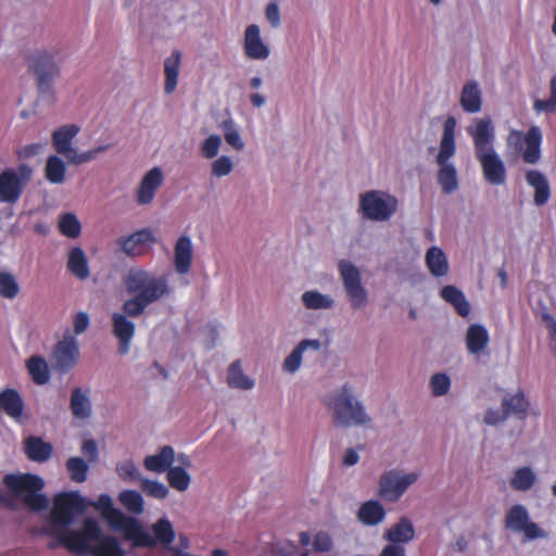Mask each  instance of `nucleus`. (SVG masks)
Wrapping results in <instances>:
<instances>
[{
    "instance_id": "f257e3e1",
    "label": "nucleus",
    "mask_w": 556,
    "mask_h": 556,
    "mask_svg": "<svg viewBox=\"0 0 556 556\" xmlns=\"http://www.w3.org/2000/svg\"><path fill=\"white\" fill-rule=\"evenodd\" d=\"M86 510L85 498L77 492L59 493L53 498V506L47 515L42 532L56 539L58 544L77 554L94 556H124L119 542L103 535L98 521L87 518L81 530H71L75 518Z\"/></svg>"
},
{
    "instance_id": "f03ea898",
    "label": "nucleus",
    "mask_w": 556,
    "mask_h": 556,
    "mask_svg": "<svg viewBox=\"0 0 556 556\" xmlns=\"http://www.w3.org/2000/svg\"><path fill=\"white\" fill-rule=\"evenodd\" d=\"M126 292L131 295L123 303V312L112 314V332L118 341V352L127 354L135 336L130 318L141 316L146 309L170 296L173 288L165 274H156L142 267H131L123 278Z\"/></svg>"
},
{
    "instance_id": "7ed1b4c3",
    "label": "nucleus",
    "mask_w": 556,
    "mask_h": 556,
    "mask_svg": "<svg viewBox=\"0 0 556 556\" xmlns=\"http://www.w3.org/2000/svg\"><path fill=\"white\" fill-rule=\"evenodd\" d=\"M466 132L471 138L475 157L480 164L484 180L492 186L504 185L507 180V168L495 148L496 131L492 118H472Z\"/></svg>"
},
{
    "instance_id": "20e7f679",
    "label": "nucleus",
    "mask_w": 556,
    "mask_h": 556,
    "mask_svg": "<svg viewBox=\"0 0 556 556\" xmlns=\"http://www.w3.org/2000/svg\"><path fill=\"white\" fill-rule=\"evenodd\" d=\"M323 402L331 413L333 425L337 427H370L372 424L365 404L356 397L354 387L350 382H344L329 392Z\"/></svg>"
},
{
    "instance_id": "39448f33",
    "label": "nucleus",
    "mask_w": 556,
    "mask_h": 556,
    "mask_svg": "<svg viewBox=\"0 0 556 556\" xmlns=\"http://www.w3.org/2000/svg\"><path fill=\"white\" fill-rule=\"evenodd\" d=\"M456 128L457 119L454 116H448L443 123L438 152L435 154V163L439 166L438 182L443 192L447 194L458 188L457 169L452 162L457 149Z\"/></svg>"
},
{
    "instance_id": "423d86ee",
    "label": "nucleus",
    "mask_w": 556,
    "mask_h": 556,
    "mask_svg": "<svg viewBox=\"0 0 556 556\" xmlns=\"http://www.w3.org/2000/svg\"><path fill=\"white\" fill-rule=\"evenodd\" d=\"M92 505L101 513L110 528L122 532L127 541L134 544L151 543L150 533L143 529L137 519L127 517L116 509L108 494H101Z\"/></svg>"
},
{
    "instance_id": "0eeeda50",
    "label": "nucleus",
    "mask_w": 556,
    "mask_h": 556,
    "mask_svg": "<svg viewBox=\"0 0 556 556\" xmlns=\"http://www.w3.org/2000/svg\"><path fill=\"white\" fill-rule=\"evenodd\" d=\"M3 482L8 490L34 511L46 510L49 500L41 493L45 486L42 478L31 473L7 475Z\"/></svg>"
},
{
    "instance_id": "6e6552de",
    "label": "nucleus",
    "mask_w": 556,
    "mask_h": 556,
    "mask_svg": "<svg viewBox=\"0 0 556 556\" xmlns=\"http://www.w3.org/2000/svg\"><path fill=\"white\" fill-rule=\"evenodd\" d=\"M399 210V199L382 189H370L358 194L357 213L369 222L384 223L390 220Z\"/></svg>"
},
{
    "instance_id": "1a4fd4ad",
    "label": "nucleus",
    "mask_w": 556,
    "mask_h": 556,
    "mask_svg": "<svg viewBox=\"0 0 556 556\" xmlns=\"http://www.w3.org/2000/svg\"><path fill=\"white\" fill-rule=\"evenodd\" d=\"M338 271L351 308L354 311L365 308L369 301V293L363 282L359 268L350 260L342 258L338 262Z\"/></svg>"
},
{
    "instance_id": "9d476101",
    "label": "nucleus",
    "mask_w": 556,
    "mask_h": 556,
    "mask_svg": "<svg viewBox=\"0 0 556 556\" xmlns=\"http://www.w3.org/2000/svg\"><path fill=\"white\" fill-rule=\"evenodd\" d=\"M542 141V130L536 125H532L526 134L510 129L506 139L507 148L516 154H521L522 160L528 164L540 161Z\"/></svg>"
},
{
    "instance_id": "9b49d317",
    "label": "nucleus",
    "mask_w": 556,
    "mask_h": 556,
    "mask_svg": "<svg viewBox=\"0 0 556 556\" xmlns=\"http://www.w3.org/2000/svg\"><path fill=\"white\" fill-rule=\"evenodd\" d=\"M419 477L418 471L386 470L378 481V494L387 502L395 503L418 481Z\"/></svg>"
},
{
    "instance_id": "f8f14e48",
    "label": "nucleus",
    "mask_w": 556,
    "mask_h": 556,
    "mask_svg": "<svg viewBox=\"0 0 556 556\" xmlns=\"http://www.w3.org/2000/svg\"><path fill=\"white\" fill-rule=\"evenodd\" d=\"M28 61L37 76L39 90L48 91L52 79L60 73L54 53L49 50H38L30 54Z\"/></svg>"
},
{
    "instance_id": "ddd939ff",
    "label": "nucleus",
    "mask_w": 556,
    "mask_h": 556,
    "mask_svg": "<svg viewBox=\"0 0 556 556\" xmlns=\"http://www.w3.org/2000/svg\"><path fill=\"white\" fill-rule=\"evenodd\" d=\"M31 169L27 165H21L18 172L5 169L0 174V202L15 203L22 192L23 182L28 180Z\"/></svg>"
},
{
    "instance_id": "4468645a",
    "label": "nucleus",
    "mask_w": 556,
    "mask_h": 556,
    "mask_svg": "<svg viewBox=\"0 0 556 556\" xmlns=\"http://www.w3.org/2000/svg\"><path fill=\"white\" fill-rule=\"evenodd\" d=\"M79 358V346L76 338L68 331L58 342L52 353L54 368L65 374L73 369Z\"/></svg>"
},
{
    "instance_id": "2eb2a0df",
    "label": "nucleus",
    "mask_w": 556,
    "mask_h": 556,
    "mask_svg": "<svg viewBox=\"0 0 556 556\" xmlns=\"http://www.w3.org/2000/svg\"><path fill=\"white\" fill-rule=\"evenodd\" d=\"M164 182L163 169L154 166L149 169L139 181L135 190V200L138 205H149L153 202L156 191Z\"/></svg>"
},
{
    "instance_id": "dca6fc26",
    "label": "nucleus",
    "mask_w": 556,
    "mask_h": 556,
    "mask_svg": "<svg viewBox=\"0 0 556 556\" xmlns=\"http://www.w3.org/2000/svg\"><path fill=\"white\" fill-rule=\"evenodd\" d=\"M243 50L251 60L264 61L269 58V46L263 41L256 24L249 25L244 30Z\"/></svg>"
},
{
    "instance_id": "f3484780",
    "label": "nucleus",
    "mask_w": 556,
    "mask_h": 556,
    "mask_svg": "<svg viewBox=\"0 0 556 556\" xmlns=\"http://www.w3.org/2000/svg\"><path fill=\"white\" fill-rule=\"evenodd\" d=\"M321 345L323 343L319 339H304L300 341L285 358L282 363V370L289 375H294L301 368L304 355L307 353L319 352Z\"/></svg>"
},
{
    "instance_id": "a211bd4d",
    "label": "nucleus",
    "mask_w": 556,
    "mask_h": 556,
    "mask_svg": "<svg viewBox=\"0 0 556 556\" xmlns=\"http://www.w3.org/2000/svg\"><path fill=\"white\" fill-rule=\"evenodd\" d=\"M459 104L468 114H477L482 110L483 96L477 80L469 79L464 84L459 93Z\"/></svg>"
},
{
    "instance_id": "6ab92c4d",
    "label": "nucleus",
    "mask_w": 556,
    "mask_h": 556,
    "mask_svg": "<svg viewBox=\"0 0 556 556\" xmlns=\"http://www.w3.org/2000/svg\"><path fill=\"white\" fill-rule=\"evenodd\" d=\"M193 258V244L191 238L182 235L174 247V267L179 275L189 273Z\"/></svg>"
},
{
    "instance_id": "aec40b11",
    "label": "nucleus",
    "mask_w": 556,
    "mask_h": 556,
    "mask_svg": "<svg viewBox=\"0 0 556 556\" xmlns=\"http://www.w3.org/2000/svg\"><path fill=\"white\" fill-rule=\"evenodd\" d=\"M155 242V237L149 228H143L118 240L122 251L128 256L142 254V247Z\"/></svg>"
},
{
    "instance_id": "412c9836",
    "label": "nucleus",
    "mask_w": 556,
    "mask_h": 556,
    "mask_svg": "<svg viewBox=\"0 0 556 556\" xmlns=\"http://www.w3.org/2000/svg\"><path fill=\"white\" fill-rule=\"evenodd\" d=\"M80 128L75 124L64 125L52 134V143L55 151L63 155L66 160L72 155V153L76 150L72 142L73 139L77 136Z\"/></svg>"
},
{
    "instance_id": "4be33fe9",
    "label": "nucleus",
    "mask_w": 556,
    "mask_h": 556,
    "mask_svg": "<svg viewBox=\"0 0 556 556\" xmlns=\"http://www.w3.org/2000/svg\"><path fill=\"white\" fill-rule=\"evenodd\" d=\"M175 460V451L172 446L161 447L159 453L148 455L143 459V466L148 471L163 473L168 471Z\"/></svg>"
},
{
    "instance_id": "5701e85b",
    "label": "nucleus",
    "mask_w": 556,
    "mask_h": 556,
    "mask_svg": "<svg viewBox=\"0 0 556 556\" xmlns=\"http://www.w3.org/2000/svg\"><path fill=\"white\" fill-rule=\"evenodd\" d=\"M465 341L470 354L480 355L489 344V332L486 328L480 324L470 325L467 329Z\"/></svg>"
},
{
    "instance_id": "b1692460",
    "label": "nucleus",
    "mask_w": 556,
    "mask_h": 556,
    "mask_svg": "<svg viewBox=\"0 0 556 556\" xmlns=\"http://www.w3.org/2000/svg\"><path fill=\"white\" fill-rule=\"evenodd\" d=\"M526 180L534 189V203L539 206L547 203L551 197V189L545 175L536 169H530L526 173Z\"/></svg>"
},
{
    "instance_id": "393cba45",
    "label": "nucleus",
    "mask_w": 556,
    "mask_h": 556,
    "mask_svg": "<svg viewBox=\"0 0 556 556\" xmlns=\"http://www.w3.org/2000/svg\"><path fill=\"white\" fill-rule=\"evenodd\" d=\"M425 262L428 270L432 276L444 277L448 274V260L441 248L437 245L429 248L425 255Z\"/></svg>"
},
{
    "instance_id": "a878e982",
    "label": "nucleus",
    "mask_w": 556,
    "mask_h": 556,
    "mask_svg": "<svg viewBox=\"0 0 556 556\" xmlns=\"http://www.w3.org/2000/svg\"><path fill=\"white\" fill-rule=\"evenodd\" d=\"M414 535L415 529L413 522L407 517H402L384 533V539L393 545H399L410 542Z\"/></svg>"
},
{
    "instance_id": "bb28decb",
    "label": "nucleus",
    "mask_w": 556,
    "mask_h": 556,
    "mask_svg": "<svg viewBox=\"0 0 556 556\" xmlns=\"http://www.w3.org/2000/svg\"><path fill=\"white\" fill-rule=\"evenodd\" d=\"M152 532L153 535L150 534L151 543L150 544H132V546H143V547H151L154 546L156 543L163 544V545H169L173 543L175 539V530L172 525V522L166 518L163 517L159 519L155 523L152 525Z\"/></svg>"
},
{
    "instance_id": "cd10ccee",
    "label": "nucleus",
    "mask_w": 556,
    "mask_h": 556,
    "mask_svg": "<svg viewBox=\"0 0 556 556\" xmlns=\"http://www.w3.org/2000/svg\"><path fill=\"white\" fill-rule=\"evenodd\" d=\"M386 509L383 505L376 500H370L363 503L358 509V520L365 526H377L386 518Z\"/></svg>"
},
{
    "instance_id": "c85d7f7f",
    "label": "nucleus",
    "mask_w": 556,
    "mask_h": 556,
    "mask_svg": "<svg viewBox=\"0 0 556 556\" xmlns=\"http://www.w3.org/2000/svg\"><path fill=\"white\" fill-rule=\"evenodd\" d=\"M301 302L309 311H329L336 305L332 295L321 293L316 289L304 291L301 295Z\"/></svg>"
},
{
    "instance_id": "c756f323",
    "label": "nucleus",
    "mask_w": 556,
    "mask_h": 556,
    "mask_svg": "<svg viewBox=\"0 0 556 556\" xmlns=\"http://www.w3.org/2000/svg\"><path fill=\"white\" fill-rule=\"evenodd\" d=\"M72 414L77 419H88L92 413V405L89 397V391L75 388L71 395Z\"/></svg>"
},
{
    "instance_id": "7c9ffc66",
    "label": "nucleus",
    "mask_w": 556,
    "mask_h": 556,
    "mask_svg": "<svg viewBox=\"0 0 556 556\" xmlns=\"http://www.w3.org/2000/svg\"><path fill=\"white\" fill-rule=\"evenodd\" d=\"M67 268L75 277L80 280H86L89 277L90 270L88 258L81 248L75 247L70 250Z\"/></svg>"
},
{
    "instance_id": "2f4dec72",
    "label": "nucleus",
    "mask_w": 556,
    "mask_h": 556,
    "mask_svg": "<svg viewBox=\"0 0 556 556\" xmlns=\"http://www.w3.org/2000/svg\"><path fill=\"white\" fill-rule=\"evenodd\" d=\"M441 298L451 304L462 317H467L470 313V304L463 291L455 286H445L440 291Z\"/></svg>"
},
{
    "instance_id": "473e14b6",
    "label": "nucleus",
    "mask_w": 556,
    "mask_h": 556,
    "mask_svg": "<svg viewBox=\"0 0 556 556\" xmlns=\"http://www.w3.org/2000/svg\"><path fill=\"white\" fill-rule=\"evenodd\" d=\"M180 63L181 53L179 51H174L164 62V91L167 94L173 93L177 87Z\"/></svg>"
},
{
    "instance_id": "72a5a7b5",
    "label": "nucleus",
    "mask_w": 556,
    "mask_h": 556,
    "mask_svg": "<svg viewBox=\"0 0 556 556\" xmlns=\"http://www.w3.org/2000/svg\"><path fill=\"white\" fill-rule=\"evenodd\" d=\"M0 406L8 416L17 420L22 416L24 403L17 391L7 389L0 393Z\"/></svg>"
},
{
    "instance_id": "f704fd0d",
    "label": "nucleus",
    "mask_w": 556,
    "mask_h": 556,
    "mask_svg": "<svg viewBox=\"0 0 556 556\" xmlns=\"http://www.w3.org/2000/svg\"><path fill=\"white\" fill-rule=\"evenodd\" d=\"M538 480L536 473L529 466L517 468L509 479V485L518 492H527L533 488Z\"/></svg>"
},
{
    "instance_id": "c9c22d12",
    "label": "nucleus",
    "mask_w": 556,
    "mask_h": 556,
    "mask_svg": "<svg viewBox=\"0 0 556 556\" xmlns=\"http://www.w3.org/2000/svg\"><path fill=\"white\" fill-rule=\"evenodd\" d=\"M53 447L50 443L42 441L40 438L29 437L25 441V452L27 456L38 463L46 462L50 458Z\"/></svg>"
},
{
    "instance_id": "e433bc0d",
    "label": "nucleus",
    "mask_w": 556,
    "mask_h": 556,
    "mask_svg": "<svg viewBox=\"0 0 556 556\" xmlns=\"http://www.w3.org/2000/svg\"><path fill=\"white\" fill-rule=\"evenodd\" d=\"M502 407L509 415H516L520 419H525L529 407V402L522 391L514 394H506L502 401Z\"/></svg>"
},
{
    "instance_id": "4c0bfd02",
    "label": "nucleus",
    "mask_w": 556,
    "mask_h": 556,
    "mask_svg": "<svg viewBox=\"0 0 556 556\" xmlns=\"http://www.w3.org/2000/svg\"><path fill=\"white\" fill-rule=\"evenodd\" d=\"M225 141L236 151H242L244 149V141L240 132V126L235 122L232 117L223 119L219 125Z\"/></svg>"
},
{
    "instance_id": "58836bf2",
    "label": "nucleus",
    "mask_w": 556,
    "mask_h": 556,
    "mask_svg": "<svg viewBox=\"0 0 556 556\" xmlns=\"http://www.w3.org/2000/svg\"><path fill=\"white\" fill-rule=\"evenodd\" d=\"M46 179L52 185H61L66 179V164L58 155H50L45 166Z\"/></svg>"
},
{
    "instance_id": "ea45409f",
    "label": "nucleus",
    "mask_w": 556,
    "mask_h": 556,
    "mask_svg": "<svg viewBox=\"0 0 556 556\" xmlns=\"http://www.w3.org/2000/svg\"><path fill=\"white\" fill-rule=\"evenodd\" d=\"M529 522L528 509L520 504L511 506L505 517V525L514 532L520 533Z\"/></svg>"
},
{
    "instance_id": "a19ab883",
    "label": "nucleus",
    "mask_w": 556,
    "mask_h": 556,
    "mask_svg": "<svg viewBox=\"0 0 556 556\" xmlns=\"http://www.w3.org/2000/svg\"><path fill=\"white\" fill-rule=\"evenodd\" d=\"M26 366L35 383L41 386L48 382L50 375L49 367L45 358L41 356H31L27 361Z\"/></svg>"
},
{
    "instance_id": "79ce46f5",
    "label": "nucleus",
    "mask_w": 556,
    "mask_h": 556,
    "mask_svg": "<svg viewBox=\"0 0 556 556\" xmlns=\"http://www.w3.org/2000/svg\"><path fill=\"white\" fill-rule=\"evenodd\" d=\"M118 501L125 509L135 515H141L144 510V501L140 492L135 490L122 491Z\"/></svg>"
},
{
    "instance_id": "37998d69",
    "label": "nucleus",
    "mask_w": 556,
    "mask_h": 556,
    "mask_svg": "<svg viewBox=\"0 0 556 556\" xmlns=\"http://www.w3.org/2000/svg\"><path fill=\"white\" fill-rule=\"evenodd\" d=\"M227 382L231 388L240 390H251L254 387V381L242 371L239 362H233L230 365Z\"/></svg>"
},
{
    "instance_id": "c03bdc74",
    "label": "nucleus",
    "mask_w": 556,
    "mask_h": 556,
    "mask_svg": "<svg viewBox=\"0 0 556 556\" xmlns=\"http://www.w3.org/2000/svg\"><path fill=\"white\" fill-rule=\"evenodd\" d=\"M59 230L67 238H77L81 232V224L74 213H64L59 218Z\"/></svg>"
},
{
    "instance_id": "a18cd8bd",
    "label": "nucleus",
    "mask_w": 556,
    "mask_h": 556,
    "mask_svg": "<svg viewBox=\"0 0 556 556\" xmlns=\"http://www.w3.org/2000/svg\"><path fill=\"white\" fill-rule=\"evenodd\" d=\"M116 473L125 482H141L144 478L132 459H125L117 463Z\"/></svg>"
},
{
    "instance_id": "49530a36",
    "label": "nucleus",
    "mask_w": 556,
    "mask_h": 556,
    "mask_svg": "<svg viewBox=\"0 0 556 556\" xmlns=\"http://www.w3.org/2000/svg\"><path fill=\"white\" fill-rule=\"evenodd\" d=\"M533 110L536 114H556V76H553L549 81L548 99H535L533 102Z\"/></svg>"
},
{
    "instance_id": "de8ad7c7",
    "label": "nucleus",
    "mask_w": 556,
    "mask_h": 556,
    "mask_svg": "<svg viewBox=\"0 0 556 556\" xmlns=\"http://www.w3.org/2000/svg\"><path fill=\"white\" fill-rule=\"evenodd\" d=\"M222 144V137L217 134H211L200 142L199 151L201 156L205 160L218 157Z\"/></svg>"
},
{
    "instance_id": "09e8293b",
    "label": "nucleus",
    "mask_w": 556,
    "mask_h": 556,
    "mask_svg": "<svg viewBox=\"0 0 556 556\" xmlns=\"http://www.w3.org/2000/svg\"><path fill=\"white\" fill-rule=\"evenodd\" d=\"M167 480L172 488L184 492L189 488L191 478L182 467L172 466L167 471Z\"/></svg>"
},
{
    "instance_id": "8fccbe9b",
    "label": "nucleus",
    "mask_w": 556,
    "mask_h": 556,
    "mask_svg": "<svg viewBox=\"0 0 556 556\" xmlns=\"http://www.w3.org/2000/svg\"><path fill=\"white\" fill-rule=\"evenodd\" d=\"M18 292L20 286L14 275L9 271H0V295L12 300L17 296Z\"/></svg>"
},
{
    "instance_id": "3c124183",
    "label": "nucleus",
    "mask_w": 556,
    "mask_h": 556,
    "mask_svg": "<svg viewBox=\"0 0 556 556\" xmlns=\"http://www.w3.org/2000/svg\"><path fill=\"white\" fill-rule=\"evenodd\" d=\"M429 388L433 396H444L451 389V378L444 372H437L431 376Z\"/></svg>"
},
{
    "instance_id": "603ef678",
    "label": "nucleus",
    "mask_w": 556,
    "mask_h": 556,
    "mask_svg": "<svg viewBox=\"0 0 556 556\" xmlns=\"http://www.w3.org/2000/svg\"><path fill=\"white\" fill-rule=\"evenodd\" d=\"M211 163V176L215 178H223L228 176L235 167L232 159L229 155H219L213 159Z\"/></svg>"
},
{
    "instance_id": "864d4df0",
    "label": "nucleus",
    "mask_w": 556,
    "mask_h": 556,
    "mask_svg": "<svg viewBox=\"0 0 556 556\" xmlns=\"http://www.w3.org/2000/svg\"><path fill=\"white\" fill-rule=\"evenodd\" d=\"M140 486L142 492H144L148 496L153 498L163 500L168 495V488L156 480H151L148 478H143L140 482Z\"/></svg>"
},
{
    "instance_id": "5fc2aeb1",
    "label": "nucleus",
    "mask_w": 556,
    "mask_h": 556,
    "mask_svg": "<svg viewBox=\"0 0 556 556\" xmlns=\"http://www.w3.org/2000/svg\"><path fill=\"white\" fill-rule=\"evenodd\" d=\"M71 479L75 482H84L87 478L88 465L80 457H72L66 463Z\"/></svg>"
},
{
    "instance_id": "6e6d98bb",
    "label": "nucleus",
    "mask_w": 556,
    "mask_h": 556,
    "mask_svg": "<svg viewBox=\"0 0 556 556\" xmlns=\"http://www.w3.org/2000/svg\"><path fill=\"white\" fill-rule=\"evenodd\" d=\"M540 316L548 331L549 348L556 357V319L546 311L542 312Z\"/></svg>"
},
{
    "instance_id": "4d7b16f0",
    "label": "nucleus",
    "mask_w": 556,
    "mask_h": 556,
    "mask_svg": "<svg viewBox=\"0 0 556 556\" xmlns=\"http://www.w3.org/2000/svg\"><path fill=\"white\" fill-rule=\"evenodd\" d=\"M90 325L89 315L86 312H78L73 316V330L75 334L84 333Z\"/></svg>"
},
{
    "instance_id": "13d9d810",
    "label": "nucleus",
    "mask_w": 556,
    "mask_h": 556,
    "mask_svg": "<svg viewBox=\"0 0 556 556\" xmlns=\"http://www.w3.org/2000/svg\"><path fill=\"white\" fill-rule=\"evenodd\" d=\"M97 157L93 149L78 153L75 150L72 155L67 159V163L71 165H80L93 161Z\"/></svg>"
},
{
    "instance_id": "bf43d9fd",
    "label": "nucleus",
    "mask_w": 556,
    "mask_h": 556,
    "mask_svg": "<svg viewBox=\"0 0 556 556\" xmlns=\"http://www.w3.org/2000/svg\"><path fill=\"white\" fill-rule=\"evenodd\" d=\"M508 418L507 413L504 410V408L496 409L491 408L488 409L484 416V422L490 426H496L501 422H504Z\"/></svg>"
},
{
    "instance_id": "052dcab7",
    "label": "nucleus",
    "mask_w": 556,
    "mask_h": 556,
    "mask_svg": "<svg viewBox=\"0 0 556 556\" xmlns=\"http://www.w3.org/2000/svg\"><path fill=\"white\" fill-rule=\"evenodd\" d=\"M521 530L528 540L546 538V532L535 522H528Z\"/></svg>"
},
{
    "instance_id": "680f3d73",
    "label": "nucleus",
    "mask_w": 556,
    "mask_h": 556,
    "mask_svg": "<svg viewBox=\"0 0 556 556\" xmlns=\"http://www.w3.org/2000/svg\"><path fill=\"white\" fill-rule=\"evenodd\" d=\"M313 546L318 552H328L332 546V541L326 532H319L315 535Z\"/></svg>"
},
{
    "instance_id": "e2e57ef3",
    "label": "nucleus",
    "mask_w": 556,
    "mask_h": 556,
    "mask_svg": "<svg viewBox=\"0 0 556 556\" xmlns=\"http://www.w3.org/2000/svg\"><path fill=\"white\" fill-rule=\"evenodd\" d=\"M266 18L269 24L277 28L280 25V10L277 3H269L266 8Z\"/></svg>"
},
{
    "instance_id": "0e129e2a",
    "label": "nucleus",
    "mask_w": 556,
    "mask_h": 556,
    "mask_svg": "<svg viewBox=\"0 0 556 556\" xmlns=\"http://www.w3.org/2000/svg\"><path fill=\"white\" fill-rule=\"evenodd\" d=\"M81 451L84 455L89 457L91 460L97 458L98 447L93 440H85L81 445Z\"/></svg>"
},
{
    "instance_id": "69168bd1",
    "label": "nucleus",
    "mask_w": 556,
    "mask_h": 556,
    "mask_svg": "<svg viewBox=\"0 0 556 556\" xmlns=\"http://www.w3.org/2000/svg\"><path fill=\"white\" fill-rule=\"evenodd\" d=\"M380 556H405V549L401 545L389 544L382 549Z\"/></svg>"
},
{
    "instance_id": "338daca9",
    "label": "nucleus",
    "mask_w": 556,
    "mask_h": 556,
    "mask_svg": "<svg viewBox=\"0 0 556 556\" xmlns=\"http://www.w3.org/2000/svg\"><path fill=\"white\" fill-rule=\"evenodd\" d=\"M359 460V456H358V453L353 450V448H349L345 451L344 453V456H343V464L345 466H354L358 463Z\"/></svg>"
},
{
    "instance_id": "774afa93",
    "label": "nucleus",
    "mask_w": 556,
    "mask_h": 556,
    "mask_svg": "<svg viewBox=\"0 0 556 556\" xmlns=\"http://www.w3.org/2000/svg\"><path fill=\"white\" fill-rule=\"evenodd\" d=\"M250 99V102L251 104L255 108V109H261L262 106L265 105L266 103V97L263 96L262 93L260 92H253L250 94L249 97Z\"/></svg>"
}]
</instances>
